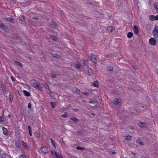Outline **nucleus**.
Returning <instances> with one entry per match:
<instances>
[{"instance_id":"obj_51","label":"nucleus","mask_w":158,"mask_h":158,"mask_svg":"<svg viewBox=\"0 0 158 158\" xmlns=\"http://www.w3.org/2000/svg\"><path fill=\"white\" fill-rule=\"evenodd\" d=\"M25 85L27 86H28V85L27 84V83H25Z\"/></svg>"},{"instance_id":"obj_23","label":"nucleus","mask_w":158,"mask_h":158,"mask_svg":"<svg viewBox=\"0 0 158 158\" xmlns=\"http://www.w3.org/2000/svg\"><path fill=\"white\" fill-rule=\"evenodd\" d=\"M19 19L22 21H23L24 20V18L23 16L21 15L19 16Z\"/></svg>"},{"instance_id":"obj_33","label":"nucleus","mask_w":158,"mask_h":158,"mask_svg":"<svg viewBox=\"0 0 158 158\" xmlns=\"http://www.w3.org/2000/svg\"><path fill=\"white\" fill-rule=\"evenodd\" d=\"M44 86L45 87V88L48 90H49V86L47 85V83H45L44 84Z\"/></svg>"},{"instance_id":"obj_21","label":"nucleus","mask_w":158,"mask_h":158,"mask_svg":"<svg viewBox=\"0 0 158 158\" xmlns=\"http://www.w3.org/2000/svg\"><path fill=\"white\" fill-rule=\"evenodd\" d=\"M107 30L108 31H111L113 30V28L112 26H109L107 28Z\"/></svg>"},{"instance_id":"obj_28","label":"nucleus","mask_w":158,"mask_h":158,"mask_svg":"<svg viewBox=\"0 0 158 158\" xmlns=\"http://www.w3.org/2000/svg\"><path fill=\"white\" fill-rule=\"evenodd\" d=\"M119 103V102L118 100L117 99H114V104L115 105H118Z\"/></svg>"},{"instance_id":"obj_2","label":"nucleus","mask_w":158,"mask_h":158,"mask_svg":"<svg viewBox=\"0 0 158 158\" xmlns=\"http://www.w3.org/2000/svg\"><path fill=\"white\" fill-rule=\"evenodd\" d=\"M84 66L85 70L86 73L89 75H91L92 74V70L90 68H89L87 65V64L85 63H84Z\"/></svg>"},{"instance_id":"obj_9","label":"nucleus","mask_w":158,"mask_h":158,"mask_svg":"<svg viewBox=\"0 0 158 158\" xmlns=\"http://www.w3.org/2000/svg\"><path fill=\"white\" fill-rule=\"evenodd\" d=\"M154 6L157 13H158V2H155L154 4Z\"/></svg>"},{"instance_id":"obj_49","label":"nucleus","mask_w":158,"mask_h":158,"mask_svg":"<svg viewBox=\"0 0 158 158\" xmlns=\"http://www.w3.org/2000/svg\"><path fill=\"white\" fill-rule=\"evenodd\" d=\"M51 153L52 154V155H54V152L53 151H51Z\"/></svg>"},{"instance_id":"obj_18","label":"nucleus","mask_w":158,"mask_h":158,"mask_svg":"<svg viewBox=\"0 0 158 158\" xmlns=\"http://www.w3.org/2000/svg\"><path fill=\"white\" fill-rule=\"evenodd\" d=\"M80 90L77 88H74L73 89V92L74 93H78L80 92Z\"/></svg>"},{"instance_id":"obj_25","label":"nucleus","mask_w":158,"mask_h":158,"mask_svg":"<svg viewBox=\"0 0 158 158\" xmlns=\"http://www.w3.org/2000/svg\"><path fill=\"white\" fill-rule=\"evenodd\" d=\"M106 69L108 70H109V71H112L113 69V68L112 67L110 66H108L107 67Z\"/></svg>"},{"instance_id":"obj_53","label":"nucleus","mask_w":158,"mask_h":158,"mask_svg":"<svg viewBox=\"0 0 158 158\" xmlns=\"http://www.w3.org/2000/svg\"><path fill=\"white\" fill-rule=\"evenodd\" d=\"M55 55H54V56H55V57H58V56H55Z\"/></svg>"},{"instance_id":"obj_41","label":"nucleus","mask_w":158,"mask_h":158,"mask_svg":"<svg viewBox=\"0 0 158 158\" xmlns=\"http://www.w3.org/2000/svg\"><path fill=\"white\" fill-rule=\"evenodd\" d=\"M155 20H158V15H156V16H155Z\"/></svg>"},{"instance_id":"obj_20","label":"nucleus","mask_w":158,"mask_h":158,"mask_svg":"<svg viewBox=\"0 0 158 158\" xmlns=\"http://www.w3.org/2000/svg\"><path fill=\"white\" fill-rule=\"evenodd\" d=\"M133 35V34L132 32H129L127 35V37L128 38H130Z\"/></svg>"},{"instance_id":"obj_44","label":"nucleus","mask_w":158,"mask_h":158,"mask_svg":"<svg viewBox=\"0 0 158 158\" xmlns=\"http://www.w3.org/2000/svg\"><path fill=\"white\" fill-rule=\"evenodd\" d=\"M28 129L29 130V131H31V127L30 126H29L28 127Z\"/></svg>"},{"instance_id":"obj_54","label":"nucleus","mask_w":158,"mask_h":158,"mask_svg":"<svg viewBox=\"0 0 158 158\" xmlns=\"http://www.w3.org/2000/svg\"><path fill=\"white\" fill-rule=\"evenodd\" d=\"M74 111H77V109H75V110H74Z\"/></svg>"},{"instance_id":"obj_26","label":"nucleus","mask_w":158,"mask_h":158,"mask_svg":"<svg viewBox=\"0 0 158 158\" xmlns=\"http://www.w3.org/2000/svg\"><path fill=\"white\" fill-rule=\"evenodd\" d=\"M137 142L138 144H139L141 145H143V143H142V142L140 139H138V140H137Z\"/></svg>"},{"instance_id":"obj_37","label":"nucleus","mask_w":158,"mask_h":158,"mask_svg":"<svg viewBox=\"0 0 158 158\" xmlns=\"http://www.w3.org/2000/svg\"><path fill=\"white\" fill-rule=\"evenodd\" d=\"M51 104L52 108H53L55 107V103L54 102H51Z\"/></svg>"},{"instance_id":"obj_13","label":"nucleus","mask_w":158,"mask_h":158,"mask_svg":"<svg viewBox=\"0 0 158 158\" xmlns=\"http://www.w3.org/2000/svg\"><path fill=\"white\" fill-rule=\"evenodd\" d=\"M0 28L4 31H5L6 27L4 24L1 23L0 25Z\"/></svg>"},{"instance_id":"obj_6","label":"nucleus","mask_w":158,"mask_h":158,"mask_svg":"<svg viewBox=\"0 0 158 158\" xmlns=\"http://www.w3.org/2000/svg\"><path fill=\"white\" fill-rule=\"evenodd\" d=\"M22 145L26 150H30V148L27 143H25L23 141H22Z\"/></svg>"},{"instance_id":"obj_46","label":"nucleus","mask_w":158,"mask_h":158,"mask_svg":"<svg viewBox=\"0 0 158 158\" xmlns=\"http://www.w3.org/2000/svg\"><path fill=\"white\" fill-rule=\"evenodd\" d=\"M83 94L85 95H87L88 94V93L86 92H83Z\"/></svg>"},{"instance_id":"obj_32","label":"nucleus","mask_w":158,"mask_h":158,"mask_svg":"<svg viewBox=\"0 0 158 158\" xmlns=\"http://www.w3.org/2000/svg\"><path fill=\"white\" fill-rule=\"evenodd\" d=\"M35 136L37 137H39L40 136V134L38 132H36L35 133Z\"/></svg>"},{"instance_id":"obj_47","label":"nucleus","mask_w":158,"mask_h":158,"mask_svg":"<svg viewBox=\"0 0 158 158\" xmlns=\"http://www.w3.org/2000/svg\"><path fill=\"white\" fill-rule=\"evenodd\" d=\"M8 117L9 118H10V117H11V116H10V114H9L8 115Z\"/></svg>"},{"instance_id":"obj_50","label":"nucleus","mask_w":158,"mask_h":158,"mask_svg":"<svg viewBox=\"0 0 158 158\" xmlns=\"http://www.w3.org/2000/svg\"><path fill=\"white\" fill-rule=\"evenodd\" d=\"M16 147H18V148H19V144H18V145H16Z\"/></svg>"},{"instance_id":"obj_17","label":"nucleus","mask_w":158,"mask_h":158,"mask_svg":"<svg viewBox=\"0 0 158 158\" xmlns=\"http://www.w3.org/2000/svg\"><path fill=\"white\" fill-rule=\"evenodd\" d=\"M132 137L131 136L128 135L124 137V139L128 141H130Z\"/></svg>"},{"instance_id":"obj_3","label":"nucleus","mask_w":158,"mask_h":158,"mask_svg":"<svg viewBox=\"0 0 158 158\" xmlns=\"http://www.w3.org/2000/svg\"><path fill=\"white\" fill-rule=\"evenodd\" d=\"M89 56L90 57V60L93 63H95L97 61L96 57L95 55L91 53L89 54Z\"/></svg>"},{"instance_id":"obj_14","label":"nucleus","mask_w":158,"mask_h":158,"mask_svg":"<svg viewBox=\"0 0 158 158\" xmlns=\"http://www.w3.org/2000/svg\"><path fill=\"white\" fill-rule=\"evenodd\" d=\"M92 85L96 87H98L99 86L98 82L97 81H96L94 83H92Z\"/></svg>"},{"instance_id":"obj_52","label":"nucleus","mask_w":158,"mask_h":158,"mask_svg":"<svg viewBox=\"0 0 158 158\" xmlns=\"http://www.w3.org/2000/svg\"><path fill=\"white\" fill-rule=\"evenodd\" d=\"M156 72L157 73H158V70L157 69V70H156Z\"/></svg>"},{"instance_id":"obj_19","label":"nucleus","mask_w":158,"mask_h":158,"mask_svg":"<svg viewBox=\"0 0 158 158\" xmlns=\"http://www.w3.org/2000/svg\"><path fill=\"white\" fill-rule=\"evenodd\" d=\"M2 129L3 133L5 135L6 134L7 132V129L4 127H3Z\"/></svg>"},{"instance_id":"obj_55","label":"nucleus","mask_w":158,"mask_h":158,"mask_svg":"<svg viewBox=\"0 0 158 158\" xmlns=\"http://www.w3.org/2000/svg\"><path fill=\"white\" fill-rule=\"evenodd\" d=\"M9 98H10V99L11 100H12V99H11V98H10V97H9Z\"/></svg>"},{"instance_id":"obj_31","label":"nucleus","mask_w":158,"mask_h":158,"mask_svg":"<svg viewBox=\"0 0 158 158\" xmlns=\"http://www.w3.org/2000/svg\"><path fill=\"white\" fill-rule=\"evenodd\" d=\"M71 119L76 123H77L78 122V119L75 117H73Z\"/></svg>"},{"instance_id":"obj_12","label":"nucleus","mask_w":158,"mask_h":158,"mask_svg":"<svg viewBox=\"0 0 158 158\" xmlns=\"http://www.w3.org/2000/svg\"><path fill=\"white\" fill-rule=\"evenodd\" d=\"M6 120V117L4 115L0 116V123L4 122Z\"/></svg>"},{"instance_id":"obj_42","label":"nucleus","mask_w":158,"mask_h":158,"mask_svg":"<svg viewBox=\"0 0 158 158\" xmlns=\"http://www.w3.org/2000/svg\"><path fill=\"white\" fill-rule=\"evenodd\" d=\"M29 134L31 136L32 135V134L31 133V131H29Z\"/></svg>"},{"instance_id":"obj_39","label":"nucleus","mask_w":158,"mask_h":158,"mask_svg":"<svg viewBox=\"0 0 158 158\" xmlns=\"http://www.w3.org/2000/svg\"><path fill=\"white\" fill-rule=\"evenodd\" d=\"M20 158H26V156L24 155H21L19 156Z\"/></svg>"},{"instance_id":"obj_1","label":"nucleus","mask_w":158,"mask_h":158,"mask_svg":"<svg viewBox=\"0 0 158 158\" xmlns=\"http://www.w3.org/2000/svg\"><path fill=\"white\" fill-rule=\"evenodd\" d=\"M30 82L31 86L35 88L40 90H42V88L39 86V83L37 81L35 80H32L30 81Z\"/></svg>"},{"instance_id":"obj_5","label":"nucleus","mask_w":158,"mask_h":158,"mask_svg":"<svg viewBox=\"0 0 158 158\" xmlns=\"http://www.w3.org/2000/svg\"><path fill=\"white\" fill-rule=\"evenodd\" d=\"M156 40L153 38H151L149 40V44L152 46H154L156 44Z\"/></svg>"},{"instance_id":"obj_24","label":"nucleus","mask_w":158,"mask_h":158,"mask_svg":"<svg viewBox=\"0 0 158 158\" xmlns=\"http://www.w3.org/2000/svg\"><path fill=\"white\" fill-rule=\"evenodd\" d=\"M50 26L51 27L54 28H55L56 27V24L54 23H52L50 25Z\"/></svg>"},{"instance_id":"obj_36","label":"nucleus","mask_w":158,"mask_h":158,"mask_svg":"<svg viewBox=\"0 0 158 158\" xmlns=\"http://www.w3.org/2000/svg\"><path fill=\"white\" fill-rule=\"evenodd\" d=\"M67 114L65 113L61 115V116L63 118H66L67 117Z\"/></svg>"},{"instance_id":"obj_43","label":"nucleus","mask_w":158,"mask_h":158,"mask_svg":"<svg viewBox=\"0 0 158 158\" xmlns=\"http://www.w3.org/2000/svg\"><path fill=\"white\" fill-rule=\"evenodd\" d=\"M56 75L55 74H52V77L53 78H56Z\"/></svg>"},{"instance_id":"obj_30","label":"nucleus","mask_w":158,"mask_h":158,"mask_svg":"<svg viewBox=\"0 0 158 158\" xmlns=\"http://www.w3.org/2000/svg\"><path fill=\"white\" fill-rule=\"evenodd\" d=\"M6 20L7 21H10L11 22H13V19L12 18L10 17V18H7L6 19Z\"/></svg>"},{"instance_id":"obj_29","label":"nucleus","mask_w":158,"mask_h":158,"mask_svg":"<svg viewBox=\"0 0 158 158\" xmlns=\"http://www.w3.org/2000/svg\"><path fill=\"white\" fill-rule=\"evenodd\" d=\"M76 67L78 68H80L81 66V64L80 63L78 62H77L76 64Z\"/></svg>"},{"instance_id":"obj_38","label":"nucleus","mask_w":158,"mask_h":158,"mask_svg":"<svg viewBox=\"0 0 158 158\" xmlns=\"http://www.w3.org/2000/svg\"><path fill=\"white\" fill-rule=\"evenodd\" d=\"M15 63L17 65H18L19 66H22V65L20 63L18 62H15Z\"/></svg>"},{"instance_id":"obj_10","label":"nucleus","mask_w":158,"mask_h":158,"mask_svg":"<svg viewBox=\"0 0 158 158\" xmlns=\"http://www.w3.org/2000/svg\"><path fill=\"white\" fill-rule=\"evenodd\" d=\"M139 125L141 127H143L147 125V123L145 122H140L139 123Z\"/></svg>"},{"instance_id":"obj_11","label":"nucleus","mask_w":158,"mask_h":158,"mask_svg":"<svg viewBox=\"0 0 158 158\" xmlns=\"http://www.w3.org/2000/svg\"><path fill=\"white\" fill-rule=\"evenodd\" d=\"M54 152L57 158H63L61 155L59 153H57L56 152Z\"/></svg>"},{"instance_id":"obj_40","label":"nucleus","mask_w":158,"mask_h":158,"mask_svg":"<svg viewBox=\"0 0 158 158\" xmlns=\"http://www.w3.org/2000/svg\"><path fill=\"white\" fill-rule=\"evenodd\" d=\"M28 107L29 109H31V103H29L28 104Z\"/></svg>"},{"instance_id":"obj_34","label":"nucleus","mask_w":158,"mask_h":158,"mask_svg":"<svg viewBox=\"0 0 158 158\" xmlns=\"http://www.w3.org/2000/svg\"><path fill=\"white\" fill-rule=\"evenodd\" d=\"M50 37L52 39L54 40H56V38L55 36L53 35H51L50 36Z\"/></svg>"},{"instance_id":"obj_16","label":"nucleus","mask_w":158,"mask_h":158,"mask_svg":"<svg viewBox=\"0 0 158 158\" xmlns=\"http://www.w3.org/2000/svg\"><path fill=\"white\" fill-rule=\"evenodd\" d=\"M98 101L97 100H94L90 101L89 102L90 103L94 104L95 103H98Z\"/></svg>"},{"instance_id":"obj_27","label":"nucleus","mask_w":158,"mask_h":158,"mask_svg":"<svg viewBox=\"0 0 158 158\" xmlns=\"http://www.w3.org/2000/svg\"><path fill=\"white\" fill-rule=\"evenodd\" d=\"M50 139L53 146L54 147V148H56V145H55L54 142L52 138H51Z\"/></svg>"},{"instance_id":"obj_22","label":"nucleus","mask_w":158,"mask_h":158,"mask_svg":"<svg viewBox=\"0 0 158 158\" xmlns=\"http://www.w3.org/2000/svg\"><path fill=\"white\" fill-rule=\"evenodd\" d=\"M149 19L150 20L152 21H153L155 20V16L153 15H151L149 16Z\"/></svg>"},{"instance_id":"obj_35","label":"nucleus","mask_w":158,"mask_h":158,"mask_svg":"<svg viewBox=\"0 0 158 158\" xmlns=\"http://www.w3.org/2000/svg\"><path fill=\"white\" fill-rule=\"evenodd\" d=\"M78 150H82L85 149V148L84 147H77L76 148Z\"/></svg>"},{"instance_id":"obj_4","label":"nucleus","mask_w":158,"mask_h":158,"mask_svg":"<svg viewBox=\"0 0 158 158\" xmlns=\"http://www.w3.org/2000/svg\"><path fill=\"white\" fill-rule=\"evenodd\" d=\"M153 35L157 42H158V32L155 29L153 31Z\"/></svg>"},{"instance_id":"obj_8","label":"nucleus","mask_w":158,"mask_h":158,"mask_svg":"<svg viewBox=\"0 0 158 158\" xmlns=\"http://www.w3.org/2000/svg\"><path fill=\"white\" fill-rule=\"evenodd\" d=\"M133 30L134 32V33L137 35L139 33L138 29L137 27L136 26H134Z\"/></svg>"},{"instance_id":"obj_7","label":"nucleus","mask_w":158,"mask_h":158,"mask_svg":"<svg viewBox=\"0 0 158 158\" xmlns=\"http://www.w3.org/2000/svg\"><path fill=\"white\" fill-rule=\"evenodd\" d=\"M40 151L44 153H47L48 152V149L45 147L41 148Z\"/></svg>"},{"instance_id":"obj_45","label":"nucleus","mask_w":158,"mask_h":158,"mask_svg":"<svg viewBox=\"0 0 158 158\" xmlns=\"http://www.w3.org/2000/svg\"><path fill=\"white\" fill-rule=\"evenodd\" d=\"M11 79L13 81H15V80L13 77H11Z\"/></svg>"},{"instance_id":"obj_48","label":"nucleus","mask_w":158,"mask_h":158,"mask_svg":"<svg viewBox=\"0 0 158 158\" xmlns=\"http://www.w3.org/2000/svg\"><path fill=\"white\" fill-rule=\"evenodd\" d=\"M27 86H28V88L30 89L31 88V87L29 85H28Z\"/></svg>"},{"instance_id":"obj_15","label":"nucleus","mask_w":158,"mask_h":158,"mask_svg":"<svg viewBox=\"0 0 158 158\" xmlns=\"http://www.w3.org/2000/svg\"><path fill=\"white\" fill-rule=\"evenodd\" d=\"M23 92L24 93L25 95L26 96H30V93L26 90H23Z\"/></svg>"}]
</instances>
